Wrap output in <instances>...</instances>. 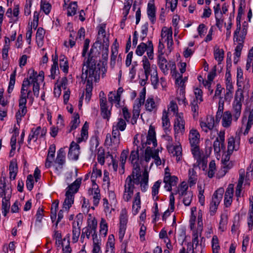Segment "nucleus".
<instances>
[{"label":"nucleus","mask_w":253,"mask_h":253,"mask_svg":"<svg viewBox=\"0 0 253 253\" xmlns=\"http://www.w3.org/2000/svg\"><path fill=\"white\" fill-rule=\"evenodd\" d=\"M93 49L91 48L88 58L84 61L82 68V80H86L88 83L96 82L100 77V68L99 64H96L95 59L91 56Z\"/></svg>","instance_id":"1"},{"label":"nucleus","mask_w":253,"mask_h":253,"mask_svg":"<svg viewBox=\"0 0 253 253\" xmlns=\"http://www.w3.org/2000/svg\"><path fill=\"white\" fill-rule=\"evenodd\" d=\"M30 80H32V75H29L28 78L24 79L22 84L21 96L19 100V110L16 115L17 123L20 122L22 117L24 116L27 112L26 104L27 98L31 92V90L29 89L31 85Z\"/></svg>","instance_id":"2"},{"label":"nucleus","mask_w":253,"mask_h":253,"mask_svg":"<svg viewBox=\"0 0 253 253\" xmlns=\"http://www.w3.org/2000/svg\"><path fill=\"white\" fill-rule=\"evenodd\" d=\"M133 169L132 173L128 175L126 179H130L132 181L140 184L141 190L145 192L148 187L149 174L147 169H145L142 177L140 173V168L138 164H133Z\"/></svg>","instance_id":"3"},{"label":"nucleus","mask_w":253,"mask_h":253,"mask_svg":"<svg viewBox=\"0 0 253 253\" xmlns=\"http://www.w3.org/2000/svg\"><path fill=\"white\" fill-rule=\"evenodd\" d=\"M243 100V91L241 89H238L235 93L234 100L232 105V110L230 112L234 122H236L241 116Z\"/></svg>","instance_id":"4"},{"label":"nucleus","mask_w":253,"mask_h":253,"mask_svg":"<svg viewBox=\"0 0 253 253\" xmlns=\"http://www.w3.org/2000/svg\"><path fill=\"white\" fill-rule=\"evenodd\" d=\"M142 66L144 71L145 77H146V79H148L149 76L151 75L152 84L156 88L159 81L157 67L155 65H151L146 56H144L143 58Z\"/></svg>","instance_id":"5"},{"label":"nucleus","mask_w":253,"mask_h":253,"mask_svg":"<svg viewBox=\"0 0 253 253\" xmlns=\"http://www.w3.org/2000/svg\"><path fill=\"white\" fill-rule=\"evenodd\" d=\"M97 226V220L91 214H89L87 219V225L82 230L81 239L84 238L85 236H86L87 239H89L91 234L93 239L94 238H97L96 233Z\"/></svg>","instance_id":"6"},{"label":"nucleus","mask_w":253,"mask_h":253,"mask_svg":"<svg viewBox=\"0 0 253 253\" xmlns=\"http://www.w3.org/2000/svg\"><path fill=\"white\" fill-rule=\"evenodd\" d=\"M105 28V24H101L98 27V37L93 46L99 45L100 47L102 46V48L107 51L109 45V35L106 34Z\"/></svg>","instance_id":"7"},{"label":"nucleus","mask_w":253,"mask_h":253,"mask_svg":"<svg viewBox=\"0 0 253 253\" xmlns=\"http://www.w3.org/2000/svg\"><path fill=\"white\" fill-rule=\"evenodd\" d=\"M139 184H140L132 181V180L129 179V178H126L124 184V191L123 196L125 201L127 202L130 201L136 188L135 185H138Z\"/></svg>","instance_id":"8"},{"label":"nucleus","mask_w":253,"mask_h":253,"mask_svg":"<svg viewBox=\"0 0 253 253\" xmlns=\"http://www.w3.org/2000/svg\"><path fill=\"white\" fill-rule=\"evenodd\" d=\"M161 39L160 41L167 43V48L170 52L172 49V46L173 44L172 40V31L171 28H169L164 27L162 28L161 34Z\"/></svg>","instance_id":"9"},{"label":"nucleus","mask_w":253,"mask_h":253,"mask_svg":"<svg viewBox=\"0 0 253 253\" xmlns=\"http://www.w3.org/2000/svg\"><path fill=\"white\" fill-rule=\"evenodd\" d=\"M44 72L40 71L39 74L33 71V91L34 95L38 97L39 93L40 84L43 81Z\"/></svg>","instance_id":"10"},{"label":"nucleus","mask_w":253,"mask_h":253,"mask_svg":"<svg viewBox=\"0 0 253 253\" xmlns=\"http://www.w3.org/2000/svg\"><path fill=\"white\" fill-rule=\"evenodd\" d=\"M200 125L202 129L206 132H208L209 130H211L212 133H217L218 132L216 129H213L214 120L211 116H207L204 120H201Z\"/></svg>","instance_id":"11"},{"label":"nucleus","mask_w":253,"mask_h":253,"mask_svg":"<svg viewBox=\"0 0 253 253\" xmlns=\"http://www.w3.org/2000/svg\"><path fill=\"white\" fill-rule=\"evenodd\" d=\"M231 154L232 153H229V151L227 150V153H225L222 155L221 162L223 166L221 171H219V176H223L227 172L228 170L232 167L233 164L230 161V158Z\"/></svg>","instance_id":"12"},{"label":"nucleus","mask_w":253,"mask_h":253,"mask_svg":"<svg viewBox=\"0 0 253 253\" xmlns=\"http://www.w3.org/2000/svg\"><path fill=\"white\" fill-rule=\"evenodd\" d=\"M218 136L214 141L213 145L214 151L215 153H219L221 150H224L225 146L224 144L225 131H220L217 132Z\"/></svg>","instance_id":"13"},{"label":"nucleus","mask_w":253,"mask_h":253,"mask_svg":"<svg viewBox=\"0 0 253 253\" xmlns=\"http://www.w3.org/2000/svg\"><path fill=\"white\" fill-rule=\"evenodd\" d=\"M174 129L176 133H183L185 131V121L183 114L176 113L174 120Z\"/></svg>","instance_id":"14"},{"label":"nucleus","mask_w":253,"mask_h":253,"mask_svg":"<svg viewBox=\"0 0 253 253\" xmlns=\"http://www.w3.org/2000/svg\"><path fill=\"white\" fill-rule=\"evenodd\" d=\"M240 29L241 24L239 22L237 24L236 30L234 32L233 40L234 42L244 43L247 34V29L243 28L240 33Z\"/></svg>","instance_id":"15"},{"label":"nucleus","mask_w":253,"mask_h":253,"mask_svg":"<svg viewBox=\"0 0 253 253\" xmlns=\"http://www.w3.org/2000/svg\"><path fill=\"white\" fill-rule=\"evenodd\" d=\"M177 180L178 179L176 176H171L169 172L166 171L164 178L165 189L167 191H171L172 187L176 186Z\"/></svg>","instance_id":"16"},{"label":"nucleus","mask_w":253,"mask_h":253,"mask_svg":"<svg viewBox=\"0 0 253 253\" xmlns=\"http://www.w3.org/2000/svg\"><path fill=\"white\" fill-rule=\"evenodd\" d=\"M120 143V139L119 137H116L111 136L109 133H107L106 136L105 144L108 147H111L112 149L117 150Z\"/></svg>","instance_id":"17"},{"label":"nucleus","mask_w":253,"mask_h":253,"mask_svg":"<svg viewBox=\"0 0 253 253\" xmlns=\"http://www.w3.org/2000/svg\"><path fill=\"white\" fill-rule=\"evenodd\" d=\"M240 137L236 136L235 138L230 137L228 139V150L229 153H232L234 150L237 151L240 147Z\"/></svg>","instance_id":"18"},{"label":"nucleus","mask_w":253,"mask_h":253,"mask_svg":"<svg viewBox=\"0 0 253 253\" xmlns=\"http://www.w3.org/2000/svg\"><path fill=\"white\" fill-rule=\"evenodd\" d=\"M80 146L73 141L70 145L68 153V158L72 160H77L80 154Z\"/></svg>","instance_id":"19"},{"label":"nucleus","mask_w":253,"mask_h":253,"mask_svg":"<svg viewBox=\"0 0 253 253\" xmlns=\"http://www.w3.org/2000/svg\"><path fill=\"white\" fill-rule=\"evenodd\" d=\"M151 143L154 147H156L157 145L155 129L152 126H150L148 132L146 143L145 144L142 143V148H144L146 144L150 145Z\"/></svg>","instance_id":"20"},{"label":"nucleus","mask_w":253,"mask_h":253,"mask_svg":"<svg viewBox=\"0 0 253 253\" xmlns=\"http://www.w3.org/2000/svg\"><path fill=\"white\" fill-rule=\"evenodd\" d=\"M167 148L169 153L176 157L177 162L181 160L182 157V148L180 145H167Z\"/></svg>","instance_id":"21"},{"label":"nucleus","mask_w":253,"mask_h":253,"mask_svg":"<svg viewBox=\"0 0 253 253\" xmlns=\"http://www.w3.org/2000/svg\"><path fill=\"white\" fill-rule=\"evenodd\" d=\"M100 105L102 117L104 119L109 120L111 115V112L108 110V106H107L106 98L103 97L100 99Z\"/></svg>","instance_id":"22"},{"label":"nucleus","mask_w":253,"mask_h":253,"mask_svg":"<svg viewBox=\"0 0 253 253\" xmlns=\"http://www.w3.org/2000/svg\"><path fill=\"white\" fill-rule=\"evenodd\" d=\"M200 134L199 131L195 129L192 128L189 134V140L190 145L196 146L200 142Z\"/></svg>","instance_id":"23"},{"label":"nucleus","mask_w":253,"mask_h":253,"mask_svg":"<svg viewBox=\"0 0 253 253\" xmlns=\"http://www.w3.org/2000/svg\"><path fill=\"white\" fill-rule=\"evenodd\" d=\"M170 63L171 62L168 63L167 59L163 56H158V64L159 67L165 75L168 74Z\"/></svg>","instance_id":"24"},{"label":"nucleus","mask_w":253,"mask_h":253,"mask_svg":"<svg viewBox=\"0 0 253 253\" xmlns=\"http://www.w3.org/2000/svg\"><path fill=\"white\" fill-rule=\"evenodd\" d=\"M141 208V198L140 194L139 192H137L134 197L132 202V212L133 215L138 213L139 209Z\"/></svg>","instance_id":"25"},{"label":"nucleus","mask_w":253,"mask_h":253,"mask_svg":"<svg viewBox=\"0 0 253 253\" xmlns=\"http://www.w3.org/2000/svg\"><path fill=\"white\" fill-rule=\"evenodd\" d=\"M74 201V195L70 193V191H66V198L63 205V209H65L66 211H68Z\"/></svg>","instance_id":"26"},{"label":"nucleus","mask_w":253,"mask_h":253,"mask_svg":"<svg viewBox=\"0 0 253 253\" xmlns=\"http://www.w3.org/2000/svg\"><path fill=\"white\" fill-rule=\"evenodd\" d=\"M55 146L53 144L51 145L49 148L48 154L46 159L45 166L48 168L51 166V164L54 160L55 152Z\"/></svg>","instance_id":"27"},{"label":"nucleus","mask_w":253,"mask_h":253,"mask_svg":"<svg viewBox=\"0 0 253 253\" xmlns=\"http://www.w3.org/2000/svg\"><path fill=\"white\" fill-rule=\"evenodd\" d=\"M233 117L231 113L229 111H225L223 113L222 118V125L224 127L228 128L232 124Z\"/></svg>","instance_id":"28"},{"label":"nucleus","mask_w":253,"mask_h":253,"mask_svg":"<svg viewBox=\"0 0 253 253\" xmlns=\"http://www.w3.org/2000/svg\"><path fill=\"white\" fill-rule=\"evenodd\" d=\"M73 242L76 243L79 239L81 234V227L79 221H74L73 222Z\"/></svg>","instance_id":"29"},{"label":"nucleus","mask_w":253,"mask_h":253,"mask_svg":"<svg viewBox=\"0 0 253 253\" xmlns=\"http://www.w3.org/2000/svg\"><path fill=\"white\" fill-rule=\"evenodd\" d=\"M12 195V189L10 186L4 188L3 186H0V197L2 200H10Z\"/></svg>","instance_id":"30"},{"label":"nucleus","mask_w":253,"mask_h":253,"mask_svg":"<svg viewBox=\"0 0 253 253\" xmlns=\"http://www.w3.org/2000/svg\"><path fill=\"white\" fill-rule=\"evenodd\" d=\"M9 178L11 180H14L18 172V167L16 161L12 160L10 162L9 167Z\"/></svg>","instance_id":"31"},{"label":"nucleus","mask_w":253,"mask_h":253,"mask_svg":"<svg viewBox=\"0 0 253 253\" xmlns=\"http://www.w3.org/2000/svg\"><path fill=\"white\" fill-rule=\"evenodd\" d=\"M224 190L223 188H219L213 193L211 202L219 205L222 199Z\"/></svg>","instance_id":"32"},{"label":"nucleus","mask_w":253,"mask_h":253,"mask_svg":"<svg viewBox=\"0 0 253 253\" xmlns=\"http://www.w3.org/2000/svg\"><path fill=\"white\" fill-rule=\"evenodd\" d=\"M147 14L149 20L154 24L156 21V8L153 3H148Z\"/></svg>","instance_id":"33"},{"label":"nucleus","mask_w":253,"mask_h":253,"mask_svg":"<svg viewBox=\"0 0 253 253\" xmlns=\"http://www.w3.org/2000/svg\"><path fill=\"white\" fill-rule=\"evenodd\" d=\"M45 31L42 28H39L36 34V41L38 46L40 47L43 45V38Z\"/></svg>","instance_id":"34"},{"label":"nucleus","mask_w":253,"mask_h":253,"mask_svg":"<svg viewBox=\"0 0 253 253\" xmlns=\"http://www.w3.org/2000/svg\"><path fill=\"white\" fill-rule=\"evenodd\" d=\"M145 107L146 111L149 112L156 111L157 110V104L152 97H149L145 102Z\"/></svg>","instance_id":"35"},{"label":"nucleus","mask_w":253,"mask_h":253,"mask_svg":"<svg viewBox=\"0 0 253 253\" xmlns=\"http://www.w3.org/2000/svg\"><path fill=\"white\" fill-rule=\"evenodd\" d=\"M65 161V153L63 148H61L58 152L57 156L55 160V163L58 164L59 166V169L62 168V165Z\"/></svg>","instance_id":"36"},{"label":"nucleus","mask_w":253,"mask_h":253,"mask_svg":"<svg viewBox=\"0 0 253 253\" xmlns=\"http://www.w3.org/2000/svg\"><path fill=\"white\" fill-rule=\"evenodd\" d=\"M99 145V141L98 137L96 136H93L91 137L90 140V150L91 152V154L95 155L96 151L98 149L97 147Z\"/></svg>","instance_id":"37"},{"label":"nucleus","mask_w":253,"mask_h":253,"mask_svg":"<svg viewBox=\"0 0 253 253\" xmlns=\"http://www.w3.org/2000/svg\"><path fill=\"white\" fill-rule=\"evenodd\" d=\"M82 181V178H77L72 184L68 187L67 191H70V193L73 194L74 195L75 193H77L78 189L79 188Z\"/></svg>","instance_id":"38"},{"label":"nucleus","mask_w":253,"mask_h":253,"mask_svg":"<svg viewBox=\"0 0 253 253\" xmlns=\"http://www.w3.org/2000/svg\"><path fill=\"white\" fill-rule=\"evenodd\" d=\"M59 65L61 69L65 73L68 72V62L67 58L64 55H61L59 57Z\"/></svg>","instance_id":"39"},{"label":"nucleus","mask_w":253,"mask_h":253,"mask_svg":"<svg viewBox=\"0 0 253 253\" xmlns=\"http://www.w3.org/2000/svg\"><path fill=\"white\" fill-rule=\"evenodd\" d=\"M139 147H133V150L131 151L130 157L129 160L131 161L132 164H138V161L139 159Z\"/></svg>","instance_id":"40"},{"label":"nucleus","mask_w":253,"mask_h":253,"mask_svg":"<svg viewBox=\"0 0 253 253\" xmlns=\"http://www.w3.org/2000/svg\"><path fill=\"white\" fill-rule=\"evenodd\" d=\"M88 125L86 122L82 127L81 134V137L78 139V142L80 143L83 141H85L88 137Z\"/></svg>","instance_id":"41"},{"label":"nucleus","mask_w":253,"mask_h":253,"mask_svg":"<svg viewBox=\"0 0 253 253\" xmlns=\"http://www.w3.org/2000/svg\"><path fill=\"white\" fill-rule=\"evenodd\" d=\"M162 126L164 129L166 131L168 130L170 126V121L169 119L168 113L166 110H164L162 117Z\"/></svg>","instance_id":"42"},{"label":"nucleus","mask_w":253,"mask_h":253,"mask_svg":"<svg viewBox=\"0 0 253 253\" xmlns=\"http://www.w3.org/2000/svg\"><path fill=\"white\" fill-rule=\"evenodd\" d=\"M252 67V72L253 73V46L249 50L247 59L246 69L249 71L251 67Z\"/></svg>","instance_id":"43"},{"label":"nucleus","mask_w":253,"mask_h":253,"mask_svg":"<svg viewBox=\"0 0 253 253\" xmlns=\"http://www.w3.org/2000/svg\"><path fill=\"white\" fill-rule=\"evenodd\" d=\"M214 57L218 63H220L224 58V51L222 49H220L219 47L215 46L214 48Z\"/></svg>","instance_id":"44"},{"label":"nucleus","mask_w":253,"mask_h":253,"mask_svg":"<svg viewBox=\"0 0 253 253\" xmlns=\"http://www.w3.org/2000/svg\"><path fill=\"white\" fill-rule=\"evenodd\" d=\"M43 207H39L36 214L35 226L40 227L41 225L42 220L43 216Z\"/></svg>","instance_id":"45"},{"label":"nucleus","mask_w":253,"mask_h":253,"mask_svg":"<svg viewBox=\"0 0 253 253\" xmlns=\"http://www.w3.org/2000/svg\"><path fill=\"white\" fill-rule=\"evenodd\" d=\"M10 207V200H2L1 203V212L4 216H6L9 211Z\"/></svg>","instance_id":"46"},{"label":"nucleus","mask_w":253,"mask_h":253,"mask_svg":"<svg viewBox=\"0 0 253 253\" xmlns=\"http://www.w3.org/2000/svg\"><path fill=\"white\" fill-rule=\"evenodd\" d=\"M127 223V215L126 209L121 211L120 216V226L126 227Z\"/></svg>","instance_id":"47"},{"label":"nucleus","mask_w":253,"mask_h":253,"mask_svg":"<svg viewBox=\"0 0 253 253\" xmlns=\"http://www.w3.org/2000/svg\"><path fill=\"white\" fill-rule=\"evenodd\" d=\"M133 2V0H125L124 6L123 8V14L124 15V20L126 19V17L129 13L130 8Z\"/></svg>","instance_id":"48"},{"label":"nucleus","mask_w":253,"mask_h":253,"mask_svg":"<svg viewBox=\"0 0 253 253\" xmlns=\"http://www.w3.org/2000/svg\"><path fill=\"white\" fill-rule=\"evenodd\" d=\"M253 124V109L250 110L249 115L248 117V122L246 125V129L244 132V134H247Z\"/></svg>","instance_id":"49"},{"label":"nucleus","mask_w":253,"mask_h":253,"mask_svg":"<svg viewBox=\"0 0 253 253\" xmlns=\"http://www.w3.org/2000/svg\"><path fill=\"white\" fill-rule=\"evenodd\" d=\"M181 196L183 197V203L184 205L189 206L193 199V192L192 191H188Z\"/></svg>","instance_id":"50"},{"label":"nucleus","mask_w":253,"mask_h":253,"mask_svg":"<svg viewBox=\"0 0 253 253\" xmlns=\"http://www.w3.org/2000/svg\"><path fill=\"white\" fill-rule=\"evenodd\" d=\"M177 93L179 94L177 97L179 103L185 104L186 98L185 96V87H180L177 88Z\"/></svg>","instance_id":"51"},{"label":"nucleus","mask_w":253,"mask_h":253,"mask_svg":"<svg viewBox=\"0 0 253 253\" xmlns=\"http://www.w3.org/2000/svg\"><path fill=\"white\" fill-rule=\"evenodd\" d=\"M189 183L190 186L195 184L197 182V175L193 169H189Z\"/></svg>","instance_id":"52"},{"label":"nucleus","mask_w":253,"mask_h":253,"mask_svg":"<svg viewBox=\"0 0 253 253\" xmlns=\"http://www.w3.org/2000/svg\"><path fill=\"white\" fill-rule=\"evenodd\" d=\"M101 242L97 238L93 239V250L92 253H101Z\"/></svg>","instance_id":"53"},{"label":"nucleus","mask_w":253,"mask_h":253,"mask_svg":"<svg viewBox=\"0 0 253 253\" xmlns=\"http://www.w3.org/2000/svg\"><path fill=\"white\" fill-rule=\"evenodd\" d=\"M78 5L76 2L70 3L67 7V15L68 16H73L76 13Z\"/></svg>","instance_id":"54"},{"label":"nucleus","mask_w":253,"mask_h":253,"mask_svg":"<svg viewBox=\"0 0 253 253\" xmlns=\"http://www.w3.org/2000/svg\"><path fill=\"white\" fill-rule=\"evenodd\" d=\"M113 126L122 131L126 129V124L125 120L119 118L118 119V122L116 124H114Z\"/></svg>","instance_id":"55"},{"label":"nucleus","mask_w":253,"mask_h":253,"mask_svg":"<svg viewBox=\"0 0 253 253\" xmlns=\"http://www.w3.org/2000/svg\"><path fill=\"white\" fill-rule=\"evenodd\" d=\"M212 249L213 253H218L220 249L218 239L216 236H213L211 241Z\"/></svg>","instance_id":"56"},{"label":"nucleus","mask_w":253,"mask_h":253,"mask_svg":"<svg viewBox=\"0 0 253 253\" xmlns=\"http://www.w3.org/2000/svg\"><path fill=\"white\" fill-rule=\"evenodd\" d=\"M41 8L45 14H48L51 9V5L49 3L41 0Z\"/></svg>","instance_id":"57"},{"label":"nucleus","mask_w":253,"mask_h":253,"mask_svg":"<svg viewBox=\"0 0 253 253\" xmlns=\"http://www.w3.org/2000/svg\"><path fill=\"white\" fill-rule=\"evenodd\" d=\"M108 231V225L106 220L102 218L100 223V234L104 236H106Z\"/></svg>","instance_id":"58"},{"label":"nucleus","mask_w":253,"mask_h":253,"mask_svg":"<svg viewBox=\"0 0 253 253\" xmlns=\"http://www.w3.org/2000/svg\"><path fill=\"white\" fill-rule=\"evenodd\" d=\"M155 154V150L154 151L150 147H147L145 151V160L146 162H148L151 158L153 159V156Z\"/></svg>","instance_id":"59"},{"label":"nucleus","mask_w":253,"mask_h":253,"mask_svg":"<svg viewBox=\"0 0 253 253\" xmlns=\"http://www.w3.org/2000/svg\"><path fill=\"white\" fill-rule=\"evenodd\" d=\"M199 103L197 100H193L191 103V110L193 112V116L194 118H196L198 116L199 106L198 104Z\"/></svg>","instance_id":"60"},{"label":"nucleus","mask_w":253,"mask_h":253,"mask_svg":"<svg viewBox=\"0 0 253 253\" xmlns=\"http://www.w3.org/2000/svg\"><path fill=\"white\" fill-rule=\"evenodd\" d=\"M198 188L199 190V202L202 206H204L205 204V196L204 195V189L203 188L201 185H198Z\"/></svg>","instance_id":"61"},{"label":"nucleus","mask_w":253,"mask_h":253,"mask_svg":"<svg viewBox=\"0 0 253 253\" xmlns=\"http://www.w3.org/2000/svg\"><path fill=\"white\" fill-rule=\"evenodd\" d=\"M148 45L144 42H141L139 44L136 49V53L139 56H142L146 50Z\"/></svg>","instance_id":"62"},{"label":"nucleus","mask_w":253,"mask_h":253,"mask_svg":"<svg viewBox=\"0 0 253 253\" xmlns=\"http://www.w3.org/2000/svg\"><path fill=\"white\" fill-rule=\"evenodd\" d=\"M97 160L101 165H103L105 162L104 150L102 147H99L97 150Z\"/></svg>","instance_id":"63"},{"label":"nucleus","mask_w":253,"mask_h":253,"mask_svg":"<svg viewBox=\"0 0 253 253\" xmlns=\"http://www.w3.org/2000/svg\"><path fill=\"white\" fill-rule=\"evenodd\" d=\"M46 132V130L44 129V128H42L40 126L37 127L33 134V139L35 137H36V139H37L38 137H42L44 135Z\"/></svg>","instance_id":"64"}]
</instances>
